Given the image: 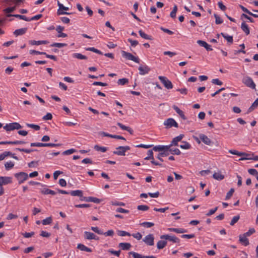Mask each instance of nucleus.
Wrapping results in <instances>:
<instances>
[{
    "mask_svg": "<svg viewBox=\"0 0 258 258\" xmlns=\"http://www.w3.org/2000/svg\"><path fill=\"white\" fill-rule=\"evenodd\" d=\"M132 235L134 238L137 239L138 240L141 239L142 238V235L140 232L134 233Z\"/></svg>",
    "mask_w": 258,
    "mask_h": 258,
    "instance_id": "obj_59",
    "label": "nucleus"
},
{
    "mask_svg": "<svg viewBox=\"0 0 258 258\" xmlns=\"http://www.w3.org/2000/svg\"><path fill=\"white\" fill-rule=\"evenodd\" d=\"M114 234V231L113 230H108L107 232H103V234L102 235H105V236H112Z\"/></svg>",
    "mask_w": 258,
    "mask_h": 258,
    "instance_id": "obj_61",
    "label": "nucleus"
},
{
    "mask_svg": "<svg viewBox=\"0 0 258 258\" xmlns=\"http://www.w3.org/2000/svg\"><path fill=\"white\" fill-rule=\"evenodd\" d=\"M158 78L164 85V87L167 89H171L173 88V85L171 82L166 77L164 76H159Z\"/></svg>",
    "mask_w": 258,
    "mask_h": 258,
    "instance_id": "obj_5",
    "label": "nucleus"
},
{
    "mask_svg": "<svg viewBox=\"0 0 258 258\" xmlns=\"http://www.w3.org/2000/svg\"><path fill=\"white\" fill-rule=\"evenodd\" d=\"M121 53L122 57H124L126 59L132 60L136 63H139L140 59L138 57L134 56L132 53L126 52L124 50H122Z\"/></svg>",
    "mask_w": 258,
    "mask_h": 258,
    "instance_id": "obj_2",
    "label": "nucleus"
},
{
    "mask_svg": "<svg viewBox=\"0 0 258 258\" xmlns=\"http://www.w3.org/2000/svg\"><path fill=\"white\" fill-rule=\"evenodd\" d=\"M118 235L120 236H131V234L126 232V231H122V230H119L118 231Z\"/></svg>",
    "mask_w": 258,
    "mask_h": 258,
    "instance_id": "obj_50",
    "label": "nucleus"
},
{
    "mask_svg": "<svg viewBox=\"0 0 258 258\" xmlns=\"http://www.w3.org/2000/svg\"><path fill=\"white\" fill-rule=\"evenodd\" d=\"M183 144L180 147L183 149H189L191 148L190 145L187 142H182Z\"/></svg>",
    "mask_w": 258,
    "mask_h": 258,
    "instance_id": "obj_44",
    "label": "nucleus"
},
{
    "mask_svg": "<svg viewBox=\"0 0 258 258\" xmlns=\"http://www.w3.org/2000/svg\"><path fill=\"white\" fill-rule=\"evenodd\" d=\"M139 33L141 37L147 40H152V36L146 34L142 30H139Z\"/></svg>",
    "mask_w": 258,
    "mask_h": 258,
    "instance_id": "obj_35",
    "label": "nucleus"
},
{
    "mask_svg": "<svg viewBox=\"0 0 258 258\" xmlns=\"http://www.w3.org/2000/svg\"><path fill=\"white\" fill-rule=\"evenodd\" d=\"M117 125L122 130L126 131L129 132L130 134L132 135L133 134V130L130 127L126 126L120 122H117Z\"/></svg>",
    "mask_w": 258,
    "mask_h": 258,
    "instance_id": "obj_24",
    "label": "nucleus"
},
{
    "mask_svg": "<svg viewBox=\"0 0 258 258\" xmlns=\"http://www.w3.org/2000/svg\"><path fill=\"white\" fill-rule=\"evenodd\" d=\"M169 148H170V146L169 145H166V146L158 145V146H156L154 147L153 148V150L154 151L164 152V151L168 150V149H169Z\"/></svg>",
    "mask_w": 258,
    "mask_h": 258,
    "instance_id": "obj_14",
    "label": "nucleus"
},
{
    "mask_svg": "<svg viewBox=\"0 0 258 258\" xmlns=\"http://www.w3.org/2000/svg\"><path fill=\"white\" fill-rule=\"evenodd\" d=\"M140 225L147 228H150L154 225V223L150 222H144L141 223Z\"/></svg>",
    "mask_w": 258,
    "mask_h": 258,
    "instance_id": "obj_46",
    "label": "nucleus"
},
{
    "mask_svg": "<svg viewBox=\"0 0 258 258\" xmlns=\"http://www.w3.org/2000/svg\"><path fill=\"white\" fill-rule=\"evenodd\" d=\"M154 237L152 234L146 236L143 241L148 245L152 246L154 245Z\"/></svg>",
    "mask_w": 258,
    "mask_h": 258,
    "instance_id": "obj_9",
    "label": "nucleus"
},
{
    "mask_svg": "<svg viewBox=\"0 0 258 258\" xmlns=\"http://www.w3.org/2000/svg\"><path fill=\"white\" fill-rule=\"evenodd\" d=\"M16 9V7H9L4 10L6 13H10L13 12Z\"/></svg>",
    "mask_w": 258,
    "mask_h": 258,
    "instance_id": "obj_62",
    "label": "nucleus"
},
{
    "mask_svg": "<svg viewBox=\"0 0 258 258\" xmlns=\"http://www.w3.org/2000/svg\"><path fill=\"white\" fill-rule=\"evenodd\" d=\"M147 155H148V156L145 158V160H149V159L153 160V159H154L153 152L152 150L148 151Z\"/></svg>",
    "mask_w": 258,
    "mask_h": 258,
    "instance_id": "obj_51",
    "label": "nucleus"
},
{
    "mask_svg": "<svg viewBox=\"0 0 258 258\" xmlns=\"http://www.w3.org/2000/svg\"><path fill=\"white\" fill-rule=\"evenodd\" d=\"M234 192V188H231L230 190L227 193L226 197H225V200H227L229 199L232 197Z\"/></svg>",
    "mask_w": 258,
    "mask_h": 258,
    "instance_id": "obj_55",
    "label": "nucleus"
},
{
    "mask_svg": "<svg viewBox=\"0 0 258 258\" xmlns=\"http://www.w3.org/2000/svg\"><path fill=\"white\" fill-rule=\"evenodd\" d=\"M73 57L79 59H87V57L79 53H75L73 54Z\"/></svg>",
    "mask_w": 258,
    "mask_h": 258,
    "instance_id": "obj_37",
    "label": "nucleus"
},
{
    "mask_svg": "<svg viewBox=\"0 0 258 258\" xmlns=\"http://www.w3.org/2000/svg\"><path fill=\"white\" fill-rule=\"evenodd\" d=\"M214 16L215 18V23L216 24H220L223 23V20L216 14H214Z\"/></svg>",
    "mask_w": 258,
    "mask_h": 258,
    "instance_id": "obj_49",
    "label": "nucleus"
},
{
    "mask_svg": "<svg viewBox=\"0 0 258 258\" xmlns=\"http://www.w3.org/2000/svg\"><path fill=\"white\" fill-rule=\"evenodd\" d=\"M197 43L200 46L205 47L207 51H212L213 50L211 46L203 40H199L197 41Z\"/></svg>",
    "mask_w": 258,
    "mask_h": 258,
    "instance_id": "obj_16",
    "label": "nucleus"
},
{
    "mask_svg": "<svg viewBox=\"0 0 258 258\" xmlns=\"http://www.w3.org/2000/svg\"><path fill=\"white\" fill-rule=\"evenodd\" d=\"M85 49L87 51H91L99 54H103V53L101 51L94 47H87Z\"/></svg>",
    "mask_w": 258,
    "mask_h": 258,
    "instance_id": "obj_40",
    "label": "nucleus"
},
{
    "mask_svg": "<svg viewBox=\"0 0 258 258\" xmlns=\"http://www.w3.org/2000/svg\"><path fill=\"white\" fill-rule=\"evenodd\" d=\"M52 218L51 217H47L46 219H44L42 221V223L44 225L50 224L52 222Z\"/></svg>",
    "mask_w": 258,
    "mask_h": 258,
    "instance_id": "obj_47",
    "label": "nucleus"
},
{
    "mask_svg": "<svg viewBox=\"0 0 258 258\" xmlns=\"http://www.w3.org/2000/svg\"><path fill=\"white\" fill-rule=\"evenodd\" d=\"M167 245V241L159 240L157 243V247L158 249H163Z\"/></svg>",
    "mask_w": 258,
    "mask_h": 258,
    "instance_id": "obj_36",
    "label": "nucleus"
},
{
    "mask_svg": "<svg viewBox=\"0 0 258 258\" xmlns=\"http://www.w3.org/2000/svg\"><path fill=\"white\" fill-rule=\"evenodd\" d=\"M41 192L44 195L50 194L52 195H54L56 194V192L54 190H52L51 189H50L47 188H44L43 189H42L41 190Z\"/></svg>",
    "mask_w": 258,
    "mask_h": 258,
    "instance_id": "obj_30",
    "label": "nucleus"
},
{
    "mask_svg": "<svg viewBox=\"0 0 258 258\" xmlns=\"http://www.w3.org/2000/svg\"><path fill=\"white\" fill-rule=\"evenodd\" d=\"M177 11V6L176 5H174L172 11L171 12L170 14V16L172 18H176V14Z\"/></svg>",
    "mask_w": 258,
    "mask_h": 258,
    "instance_id": "obj_41",
    "label": "nucleus"
},
{
    "mask_svg": "<svg viewBox=\"0 0 258 258\" xmlns=\"http://www.w3.org/2000/svg\"><path fill=\"white\" fill-rule=\"evenodd\" d=\"M91 229L98 234H103V231L99 230L97 227H91Z\"/></svg>",
    "mask_w": 258,
    "mask_h": 258,
    "instance_id": "obj_56",
    "label": "nucleus"
},
{
    "mask_svg": "<svg viewBox=\"0 0 258 258\" xmlns=\"http://www.w3.org/2000/svg\"><path fill=\"white\" fill-rule=\"evenodd\" d=\"M164 125L166 126V127L167 128H170L172 126H174L175 127H178V123L172 118H169L165 120L164 122Z\"/></svg>",
    "mask_w": 258,
    "mask_h": 258,
    "instance_id": "obj_8",
    "label": "nucleus"
},
{
    "mask_svg": "<svg viewBox=\"0 0 258 258\" xmlns=\"http://www.w3.org/2000/svg\"><path fill=\"white\" fill-rule=\"evenodd\" d=\"M220 35H221L228 42L230 43V44L233 43V39L232 36H229L224 33H221Z\"/></svg>",
    "mask_w": 258,
    "mask_h": 258,
    "instance_id": "obj_32",
    "label": "nucleus"
},
{
    "mask_svg": "<svg viewBox=\"0 0 258 258\" xmlns=\"http://www.w3.org/2000/svg\"><path fill=\"white\" fill-rule=\"evenodd\" d=\"M67 43H57L55 42L50 45V46L51 47H56L58 48H61L64 46H67Z\"/></svg>",
    "mask_w": 258,
    "mask_h": 258,
    "instance_id": "obj_39",
    "label": "nucleus"
},
{
    "mask_svg": "<svg viewBox=\"0 0 258 258\" xmlns=\"http://www.w3.org/2000/svg\"><path fill=\"white\" fill-rule=\"evenodd\" d=\"M12 183V177L8 176H0V187L4 185Z\"/></svg>",
    "mask_w": 258,
    "mask_h": 258,
    "instance_id": "obj_10",
    "label": "nucleus"
},
{
    "mask_svg": "<svg viewBox=\"0 0 258 258\" xmlns=\"http://www.w3.org/2000/svg\"><path fill=\"white\" fill-rule=\"evenodd\" d=\"M5 166L6 169L7 170H9L12 169V168H13V167L14 166V163L11 161L5 163Z\"/></svg>",
    "mask_w": 258,
    "mask_h": 258,
    "instance_id": "obj_42",
    "label": "nucleus"
},
{
    "mask_svg": "<svg viewBox=\"0 0 258 258\" xmlns=\"http://www.w3.org/2000/svg\"><path fill=\"white\" fill-rule=\"evenodd\" d=\"M160 238L162 239L168 240L173 243H179L180 242V239L175 235H170L168 234L163 235L160 236Z\"/></svg>",
    "mask_w": 258,
    "mask_h": 258,
    "instance_id": "obj_7",
    "label": "nucleus"
},
{
    "mask_svg": "<svg viewBox=\"0 0 258 258\" xmlns=\"http://www.w3.org/2000/svg\"><path fill=\"white\" fill-rule=\"evenodd\" d=\"M94 149L97 151H101L102 152H105L107 150V148L105 147H101L99 145H95L94 147Z\"/></svg>",
    "mask_w": 258,
    "mask_h": 258,
    "instance_id": "obj_38",
    "label": "nucleus"
},
{
    "mask_svg": "<svg viewBox=\"0 0 258 258\" xmlns=\"http://www.w3.org/2000/svg\"><path fill=\"white\" fill-rule=\"evenodd\" d=\"M70 194L72 196H78L80 197L81 201H82V198L84 197L83 191L81 190H72L70 192Z\"/></svg>",
    "mask_w": 258,
    "mask_h": 258,
    "instance_id": "obj_18",
    "label": "nucleus"
},
{
    "mask_svg": "<svg viewBox=\"0 0 258 258\" xmlns=\"http://www.w3.org/2000/svg\"><path fill=\"white\" fill-rule=\"evenodd\" d=\"M113 154L118 156H125V153L122 146H119L115 148V150L113 152Z\"/></svg>",
    "mask_w": 258,
    "mask_h": 258,
    "instance_id": "obj_17",
    "label": "nucleus"
},
{
    "mask_svg": "<svg viewBox=\"0 0 258 258\" xmlns=\"http://www.w3.org/2000/svg\"><path fill=\"white\" fill-rule=\"evenodd\" d=\"M240 219V216L239 215L235 216L233 217L232 219L231 220L230 225L231 226L234 225L236 223L238 222V221Z\"/></svg>",
    "mask_w": 258,
    "mask_h": 258,
    "instance_id": "obj_45",
    "label": "nucleus"
},
{
    "mask_svg": "<svg viewBox=\"0 0 258 258\" xmlns=\"http://www.w3.org/2000/svg\"><path fill=\"white\" fill-rule=\"evenodd\" d=\"M213 177L217 180H221L224 178V175L222 174L220 171H219L215 172L213 175Z\"/></svg>",
    "mask_w": 258,
    "mask_h": 258,
    "instance_id": "obj_26",
    "label": "nucleus"
},
{
    "mask_svg": "<svg viewBox=\"0 0 258 258\" xmlns=\"http://www.w3.org/2000/svg\"><path fill=\"white\" fill-rule=\"evenodd\" d=\"M168 230L170 232H174L177 233H183L186 232V230L183 228H170L168 229Z\"/></svg>",
    "mask_w": 258,
    "mask_h": 258,
    "instance_id": "obj_27",
    "label": "nucleus"
},
{
    "mask_svg": "<svg viewBox=\"0 0 258 258\" xmlns=\"http://www.w3.org/2000/svg\"><path fill=\"white\" fill-rule=\"evenodd\" d=\"M241 29L246 35L249 34L250 31L249 27L244 21L242 22L241 23Z\"/></svg>",
    "mask_w": 258,
    "mask_h": 258,
    "instance_id": "obj_23",
    "label": "nucleus"
},
{
    "mask_svg": "<svg viewBox=\"0 0 258 258\" xmlns=\"http://www.w3.org/2000/svg\"><path fill=\"white\" fill-rule=\"evenodd\" d=\"M26 125L27 126L32 128L36 131H38L40 128V126L38 125H36V124H30V123H27Z\"/></svg>",
    "mask_w": 258,
    "mask_h": 258,
    "instance_id": "obj_54",
    "label": "nucleus"
},
{
    "mask_svg": "<svg viewBox=\"0 0 258 258\" xmlns=\"http://www.w3.org/2000/svg\"><path fill=\"white\" fill-rule=\"evenodd\" d=\"M217 210H218V207H215L214 209H211V210H209L208 213H207L206 214V215L207 216H210L214 214L217 211Z\"/></svg>",
    "mask_w": 258,
    "mask_h": 258,
    "instance_id": "obj_58",
    "label": "nucleus"
},
{
    "mask_svg": "<svg viewBox=\"0 0 258 258\" xmlns=\"http://www.w3.org/2000/svg\"><path fill=\"white\" fill-rule=\"evenodd\" d=\"M184 135L183 134H180L178 136H177L173 138L169 146L171 147L173 146H177L178 143L181 141V140L183 138Z\"/></svg>",
    "mask_w": 258,
    "mask_h": 258,
    "instance_id": "obj_12",
    "label": "nucleus"
},
{
    "mask_svg": "<svg viewBox=\"0 0 258 258\" xmlns=\"http://www.w3.org/2000/svg\"><path fill=\"white\" fill-rule=\"evenodd\" d=\"M246 237L244 234L243 235L239 236V241L244 246H247L249 244L248 239Z\"/></svg>",
    "mask_w": 258,
    "mask_h": 258,
    "instance_id": "obj_20",
    "label": "nucleus"
},
{
    "mask_svg": "<svg viewBox=\"0 0 258 258\" xmlns=\"http://www.w3.org/2000/svg\"><path fill=\"white\" fill-rule=\"evenodd\" d=\"M82 201H84L87 202H93L94 203L97 204L100 203L101 202V200L93 197H84L83 198H82Z\"/></svg>",
    "mask_w": 258,
    "mask_h": 258,
    "instance_id": "obj_13",
    "label": "nucleus"
},
{
    "mask_svg": "<svg viewBox=\"0 0 258 258\" xmlns=\"http://www.w3.org/2000/svg\"><path fill=\"white\" fill-rule=\"evenodd\" d=\"M169 152H168V150L164 151V152L159 153L158 154V156H157V158L158 159H159L160 161H161V162H163V160L161 157L167 156L169 155Z\"/></svg>",
    "mask_w": 258,
    "mask_h": 258,
    "instance_id": "obj_31",
    "label": "nucleus"
},
{
    "mask_svg": "<svg viewBox=\"0 0 258 258\" xmlns=\"http://www.w3.org/2000/svg\"><path fill=\"white\" fill-rule=\"evenodd\" d=\"M118 246L121 248L122 250H127L130 249L132 245L130 243L127 242H121L118 244Z\"/></svg>",
    "mask_w": 258,
    "mask_h": 258,
    "instance_id": "obj_21",
    "label": "nucleus"
},
{
    "mask_svg": "<svg viewBox=\"0 0 258 258\" xmlns=\"http://www.w3.org/2000/svg\"><path fill=\"white\" fill-rule=\"evenodd\" d=\"M138 70L140 75H145L149 73L150 71V68L147 65H141L139 66Z\"/></svg>",
    "mask_w": 258,
    "mask_h": 258,
    "instance_id": "obj_11",
    "label": "nucleus"
},
{
    "mask_svg": "<svg viewBox=\"0 0 258 258\" xmlns=\"http://www.w3.org/2000/svg\"><path fill=\"white\" fill-rule=\"evenodd\" d=\"M77 248L82 251H85L89 252H92V251L91 248H88L84 244L81 243L78 244Z\"/></svg>",
    "mask_w": 258,
    "mask_h": 258,
    "instance_id": "obj_28",
    "label": "nucleus"
},
{
    "mask_svg": "<svg viewBox=\"0 0 258 258\" xmlns=\"http://www.w3.org/2000/svg\"><path fill=\"white\" fill-rule=\"evenodd\" d=\"M137 209L141 211H147L149 209V206L147 205H139L137 207Z\"/></svg>",
    "mask_w": 258,
    "mask_h": 258,
    "instance_id": "obj_53",
    "label": "nucleus"
},
{
    "mask_svg": "<svg viewBox=\"0 0 258 258\" xmlns=\"http://www.w3.org/2000/svg\"><path fill=\"white\" fill-rule=\"evenodd\" d=\"M57 5L59 7V9L57 10V15H70L72 14L70 13L63 11V10H64V11L69 10V8L68 7H66L64 6L59 1H57Z\"/></svg>",
    "mask_w": 258,
    "mask_h": 258,
    "instance_id": "obj_6",
    "label": "nucleus"
},
{
    "mask_svg": "<svg viewBox=\"0 0 258 258\" xmlns=\"http://www.w3.org/2000/svg\"><path fill=\"white\" fill-rule=\"evenodd\" d=\"M255 229L254 228H250L247 232L244 233L246 236H249L255 232Z\"/></svg>",
    "mask_w": 258,
    "mask_h": 258,
    "instance_id": "obj_64",
    "label": "nucleus"
},
{
    "mask_svg": "<svg viewBox=\"0 0 258 258\" xmlns=\"http://www.w3.org/2000/svg\"><path fill=\"white\" fill-rule=\"evenodd\" d=\"M248 172L250 174L255 176L258 173V172L257 171V170L256 169H253V168L249 169L248 170Z\"/></svg>",
    "mask_w": 258,
    "mask_h": 258,
    "instance_id": "obj_63",
    "label": "nucleus"
},
{
    "mask_svg": "<svg viewBox=\"0 0 258 258\" xmlns=\"http://www.w3.org/2000/svg\"><path fill=\"white\" fill-rule=\"evenodd\" d=\"M30 53L31 54H41V55H43V54H46V52H41V51H37V50H30Z\"/></svg>",
    "mask_w": 258,
    "mask_h": 258,
    "instance_id": "obj_57",
    "label": "nucleus"
},
{
    "mask_svg": "<svg viewBox=\"0 0 258 258\" xmlns=\"http://www.w3.org/2000/svg\"><path fill=\"white\" fill-rule=\"evenodd\" d=\"M108 252L112 254H114L117 256H119V255H120V250H119L118 251H115V250H114L113 249H109L108 250Z\"/></svg>",
    "mask_w": 258,
    "mask_h": 258,
    "instance_id": "obj_60",
    "label": "nucleus"
},
{
    "mask_svg": "<svg viewBox=\"0 0 258 258\" xmlns=\"http://www.w3.org/2000/svg\"><path fill=\"white\" fill-rule=\"evenodd\" d=\"M48 43H49V41H48L47 40H38V41L30 40V41H29V44L32 45H41V44H48Z\"/></svg>",
    "mask_w": 258,
    "mask_h": 258,
    "instance_id": "obj_19",
    "label": "nucleus"
},
{
    "mask_svg": "<svg viewBox=\"0 0 258 258\" xmlns=\"http://www.w3.org/2000/svg\"><path fill=\"white\" fill-rule=\"evenodd\" d=\"M84 237L86 239L91 240L93 239V238H95V234L93 233L90 232L85 231Z\"/></svg>",
    "mask_w": 258,
    "mask_h": 258,
    "instance_id": "obj_29",
    "label": "nucleus"
},
{
    "mask_svg": "<svg viewBox=\"0 0 258 258\" xmlns=\"http://www.w3.org/2000/svg\"><path fill=\"white\" fill-rule=\"evenodd\" d=\"M128 83V80L126 78L120 79L117 81V84L119 85H124Z\"/></svg>",
    "mask_w": 258,
    "mask_h": 258,
    "instance_id": "obj_43",
    "label": "nucleus"
},
{
    "mask_svg": "<svg viewBox=\"0 0 258 258\" xmlns=\"http://www.w3.org/2000/svg\"><path fill=\"white\" fill-rule=\"evenodd\" d=\"M129 254L132 255L134 258H143L144 256L134 251H131Z\"/></svg>",
    "mask_w": 258,
    "mask_h": 258,
    "instance_id": "obj_48",
    "label": "nucleus"
},
{
    "mask_svg": "<svg viewBox=\"0 0 258 258\" xmlns=\"http://www.w3.org/2000/svg\"><path fill=\"white\" fill-rule=\"evenodd\" d=\"M170 152V153L172 155H179L181 154V152L177 148L173 149L170 147L169 149H168V152Z\"/></svg>",
    "mask_w": 258,
    "mask_h": 258,
    "instance_id": "obj_34",
    "label": "nucleus"
},
{
    "mask_svg": "<svg viewBox=\"0 0 258 258\" xmlns=\"http://www.w3.org/2000/svg\"><path fill=\"white\" fill-rule=\"evenodd\" d=\"M228 152H229V153H231L232 154L238 155L239 156H247L248 155L245 153L239 152H238L237 151L235 150H229L228 151Z\"/></svg>",
    "mask_w": 258,
    "mask_h": 258,
    "instance_id": "obj_33",
    "label": "nucleus"
},
{
    "mask_svg": "<svg viewBox=\"0 0 258 258\" xmlns=\"http://www.w3.org/2000/svg\"><path fill=\"white\" fill-rule=\"evenodd\" d=\"M242 83L247 87L250 88L252 89H255V84L253 82L252 79L246 76L242 79Z\"/></svg>",
    "mask_w": 258,
    "mask_h": 258,
    "instance_id": "obj_4",
    "label": "nucleus"
},
{
    "mask_svg": "<svg viewBox=\"0 0 258 258\" xmlns=\"http://www.w3.org/2000/svg\"><path fill=\"white\" fill-rule=\"evenodd\" d=\"M12 16L14 17H16V18H19L20 19H22V20H25L26 21H28V22L29 21V18L26 17L24 15H19V14H14V15L8 14L7 15V17H12Z\"/></svg>",
    "mask_w": 258,
    "mask_h": 258,
    "instance_id": "obj_25",
    "label": "nucleus"
},
{
    "mask_svg": "<svg viewBox=\"0 0 258 258\" xmlns=\"http://www.w3.org/2000/svg\"><path fill=\"white\" fill-rule=\"evenodd\" d=\"M14 176L18 180V183L20 184L23 183L28 179V174L24 172H20L15 173Z\"/></svg>",
    "mask_w": 258,
    "mask_h": 258,
    "instance_id": "obj_3",
    "label": "nucleus"
},
{
    "mask_svg": "<svg viewBox=\"0 0 258 258\" xmlns=\"http://www.w3.org/2000/svg\"><path fill=\"white\" fill-rule=\"evenodd\" d=\"M22 127L21 125L18 122H13L10 123L6 124L4 126V128L7 131H11L14 130H19Z\"/></svg>",
    "mask_w": 258,
    "mask_h": 258,
    "instance_id": "obj_1",
    "label": "nucleus"
},
{
    "mask_svg": "<svg viewBox=\"0 0 258 258\" xmlns=\"http://www.w3.org/2000/svg\"><path fill=\"white\" fill-rule=\"evenodd\" d=\"M199 138L201 141L207 145H211L212 144L211 140L205 135L200 134Z\"/></svg>",
    "mask_w": 258,
    "mask_h": 258,
    "instance_id": "obj_15",
    "label": "nucleus"
},
{
    "mask_svg": "<svg viewBox=\"0 0 258 258\" xmlns=\"http://www.w3.org/2000/svg\"><path fill=\"white\" fill-rule=\"evenodd\" d=\"M27 30V28H23L17 29L14 32V34L16 36H18L19 35H22L26 33Z\"/></svg>",
    "mask_w": 258,
    "mask_h": 258,
    "instance_id": "obj_22",
    "label": "nucleus"
},
{
    "mask_svg": "<svg viewBox=\"0 0 258 258\" xmlns=\"http://www.w3.org/2000/svg\"><path fill=\"white\" fill-rule=\"evenodd\" d=\"M17 150H19L21 152H24L26 153H30L33 151H36L37 150L36 149H20V148H16Z\"/></svg>",
    "mask_w": 258,
    "mask_h": 258,
    "instance_id": "obj_52",
    "label": "nucleus"
}]
</instances>
